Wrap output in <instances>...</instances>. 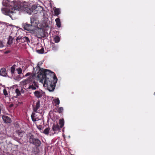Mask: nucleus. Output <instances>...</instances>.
<instances>
[{
	"mask_svg": "<svg viewBox=\"0 0 155 155\" xmlns=\"http://www.w3.org/2000/svg\"><path fill=\"white\" fill-rule=\"evenodd\" d=\"M64 120L63 118H62L61 119H60L59 120V124L60 125V127L61 128H62L64 124Z\"/></svg>",
	"mask_w": 155,
	"mask_h": 155,
	"instance_id": "nucleus-17",
	"label": "nucleus"
},
{
	"mask_svg": "<svg viewBox=\"0 0 155 155\" xmlns=\"http://www.w3.org/2000/svg\"><path fill=\"white\" fill-rule=\"evenodd\" d=\"M16 132L19 135H25V132L21 129L16 130Z\"/></svg>",
	"mask_w": 155,
	"mask_h": 155,
	"instance_id": "nucleus-15",
	"label": "nucleus"
},
{
	"mask_svg": "<svg viewBox=\"0 0 155 155\" xmlns=\"http://www.w3.org/2000/svg\"><path fill=\"white\" fill-rule=\"evenodd\" d=\"M43 63V62L40 61L37 64V66L39 69L38 72L39 74H38L37 76L38 78L41 76L40 82L43 83L44 81V86L47 87L50 91H52L55 89L58 78L54 72L50 70L40 68V66Z\"/></svg>",
	"mask_w": 155,
	"mask_h": 155,
	"instance_id": "nucleus-1",
	"label": "nucleus"
},
{
	"mask_svg": "<svg viewBox=\"0 0 155 155\" xmlns=\"http://www.w3.org/2000/svg\"><path fill=\"white\" fill-rule=\"evenodd\" d=\"M52 129L54 131H59L60 130L59 126L58 124H54L53 125Z\"/></svg>",
	"mask_w": 155,
	"mask_h": 155,
	"instance_id": "nucleus-14",
	"label": "nucleus"
},
{
	"mask_svg": "<svg viewBox=\"0 0 155 155\" xmlns=\"http://www.w3.org/2000/svg\"><path fill=\"white\" fill-rule=\"evenodd\" d=\"M6 6H7L8 5V4H7L5 5Z\"/></svg>",
	"mask_w": 155,
	"mask_h": 155,
	"instance_id": "nucleus-32",
	"label": "nucleus"
},
{
	"mask_svg": "<svg viewBox=\"0 0 155 155\" xmlns=\"http://www.w3.org/2000/svg\"><path fill=\"white\" fill-rule=\"evenodd\" d=\"M16 41L17 42H19L18 41H19V43H24L25 42H27V43L30 42V40L29 38L27 37H18L16 39Z\"/></svg>",
	"mask_w": 155,
	"mask_h": 155,
	"instance_id": "nucleus-6",
	"label": "nucleus"
},
{
	"mask_svg": "<svg viewBox=\"0 0 155 155\" xmlns=\"http://www.w3.org/2000/svg\"><path fill=\"white\" fill-rule=\"evenodd\" d=\"M63 111V108L62 107H59L57 110V112L59 113H61Z\"/></svg>",
	"mask_w": 155,
	"mask_h": 155,
	"instance_id": "nucleus-25",
	"label": "nucleus"
},
{
	"mask_svg": "<svg viewBox=\"0 0 155 155\" xmlns=\"http://www.w3.org/2000/svg\"><path fill=\"white\" fill-rule=\"evenodd\" d=\"M0 75L4 77H6L7 76V73L5 68H3L1 69L0 70Z\"/></svg>",
	"mask_w": 155,
	"mask_h": 155,
	"instance_id": "nucleus-10",
	"label": "nucleus"
},
{
	"mask_svg": "<svg viewBox=\"0 0 155 155\" xmlns=\"http://www.w3.org/2000/svg\"><path fill=\"white\" fill-rule=\"evenodd\" d=\"M16 65L15 64H14L12 67H11L10 68V71L11 73V74L12 76L13 75V74H14L15 70V68Z\"/></svg>",
	"mask_w": 155,
	"mask_h": 155,
	"instance_id": "nucleus-18",
	"label": "nucleus"
},
{
	"mask_svg": "<svg viewBox=\"0 0 155 155\" xmlns=\"http://www.w3.org/2000/svg\"><path fill=\"white\" fill-rule=\"evenodd\" d=\"M22 82L23 83L24 85H25L28 84H29L30 83H31V82H32V81H31V78H29L27 79L24 80L22 81Z\"/></svg>",
	"mask_w": 155,
	"mask_h": 155,
	"instance_id": "nucleus-13",
	"label": "nucleus"
},
{
	"mask_svg": "<svg viewBox=\"0 0 155 155\" xmlns=\"http://www.w3.org/2000/svg\"><path fill=\"white\" fill-rule=\"evenodd\" d=\"M3 93L5 96L8 95V94L7 93V92L5 89H4L3 90Z\"/></svg>",
	"mask_w": 155,
	"mask_h": 155,
	"instance_id": "nucleus-29",
	"label": "nucleus"
},
{
	"mask_svg": "<svg viewBox=\"0 0 155 155\" xmlns=\"http://www.w3.org/2000/svg\"><path fill=\"white\" fill-rule=\"evenodd\" d=\"M33 136H30L29 141L36 146H39L41 144L40 141L38 139L34 138Z\"/></svg>",
	"mask_w": 155,
	"mask_h": 155,
	"instance_id": "nucleus-5",
	"label": "nucleus"
},
{
	"mask_svg": "<svg viewBox=\"0 0 155 155\" xmlns=\"http://www.w3.org/2000/svg\"><path fill=\"white\" fill-rule=\"evenodd\" d=\"M28 74V73L26 74V76H27V74Z\"/></svg>",
	"mask_w": 155,
	"mask_h": 155,
	"instance_id": "nucleus-31",
	"label": "nucleus"
},
{
	"mask_svg": "<svg viewBox=\"0 0 155 155\" xmlns=\"http://www.w3.org/2000/svg\"><path fill=\"white\" fill-rule=\"evenodd\" d=\"M40 107V101H38L35 107L33 106V111L31 115L32 120L33 121H35L39 120L37 113H38L37 111Z\"/></svg>",
	"mask_w": 155,
	"mask_h": 155,
	"instance_id": "nucleus-3",
	"label": "nucleus"
},
{
	"mask_svg": "<svg viewBox=\"0 0 155 155\" xmlns=\"http://www.w3.org/2000/svg\"><path fill=\"white\" fill-rule=\"evenodd\" d=\"M35 96L38 98H40L42 97L43 92L42 91H36L34 92Z\"/></svg>",
	"mask_w": 155,
	"mask_h": 155,
	"instance_id": "nucleus-9",
	"label": "nucleus"
},
{
	"mask_svg": "<svg viewBox=\"0 0 155 155\" xmlns=\"http://www.w3.org/2000/svg\"><path fill=\"white\" fill-rule=\"evenodd\" d=\"M3 121L6 123H10L11 122V119L8 117L6 116H3L2 117Z\"/></svg>",
	"mask_w": 155,
	"mask_h": 155,
	"instance_id": "nucleus-11",
	"label": "nucleus"
},
{
	"mask_svg": "<svg viewBox=\"0 0 155 155\" xmlns=\"http://www.w3.org/2000/svg\"><path fill=\"white\" fill-rule=\"evenodd\" d=\"M31 23L32 24H37L38 21L37 20L38 18L35 16H32L31 17Z\"/></svg>",
	"mask_w": 155,
	"mask_h": 155,
	"instance_id": "nucleus-12",
	"label": "nucleus"
},
{
	"mask_svg": "<svg viewBox=\"0 0 155 155\" xmlns=\"http://www.w3.org/2000/svg\"><path fill=\"white\" fill-rule=\"evenodd\" d=\"M13 38L11 36H9L7 42L8 44L9 45H11L13 43Z\"/></svg>",
	"mask_w": 155,
	"mask_h": 155,
	"instance_id": "nucleus-19",
	"label": "nucleus"
},
{
	"mask_svg": "<svg viewBox=\"0 0 155 155\" xmlns=\"http://www.w3.org/2000/svg\"><path fill=\"white\" fill-rule=\"evenodd\" d=\"M16 70L18 72V74H21L22 72V70L21 68H18L16 69Z\"/></svg>",
	"mask_w": 155,
	"mask_h": 155,
	"instance_id": "nucleus-27",
	"label": "nucleus"
},
{
	"mask_svg": "<svg viewBox=\"0 0 155 155\" xmlns=\"http://www.w3.org/2000/svg\"><path fill=\"white\" fill-rule=\"evenodd\" d=\"M15 92L17 94V95L18 96H19L21 94L18 88L16 89L15 90Z\"/></svg>",
	"mask_w": 155,
	"mask_h": 155,
	"instance_id": "nucleus-28",
	"label": "nucleus"
},
{
	"mask_svg": "<svg viewBox=\"0 0 155 155\" xmlns=\"http://www.w3.org/2000/svg\"><path fill=\"white\" fill-rule=\"evenodd\" d=\"M50 129L49 128H46L44 131V133L45 134H48L49 132Z\"/></svg>",
	"mask_w": 155,
	"mask_h": 155,
	"instance_id": "nucleus-26",
	"label": "nucleus"
},
{
	"mask_svg": "<svg viewBox=\"0 0 155 155\" xmlns=\"http://www.w3.org/2000/svg\"><path fill=\"white\" fill-rule=\"evenodd\" d=\"M1 107H0V114H1Z\"/></svg>",
	"mask_w": 155,
	"mask_h": 155,
	"instance_id": "nucleus-30",
	"label": "nucleus"
},
{
	"mask_svg": "<svg viewBox=\"0 0 155 155\" xmlns=\"http://www.w3.org/2000/svg\"><path fill=\"white\" fill-rule=\"evenodd\" d=\"M54 41L56 43H58L60 41V37L57 35H56L54 38Z\"/></svg>",
	"mask_w": 155,
	"mask_h": 155,
	"instance_id": "nucleus-21",
	"label": "nucleus"
},
{
	"mask_svg": "<svg viewBox=\"0 0 155 155\" xmlns=\"http://www.w3.org/2000/svg\"><path fill=\"white\" fill-rule=\"evenodd\" d=\"M38 87L37 83L35 81L31 82L30 83L29 87L26 89H31L32 90H35Z\"/></svg>",
	"mask_w": 155,
	"mask_h": 155,
	"instance_id": "nucleus-7",
	"label": "nucleus"
},
{
	"mask_svg": "<svg viewBox=\"0 0 155 155\" xmlns=\"http://www.w3.org/2000/svg\"><path fill=\"white\" fill-rule=\"evenodd\" d=\"M20 9V11L24 12L25 13H26L29 15L31 14L33 12V10L26 5H23Z\"/></svg>",
	"mask_w": 155,
	"mask_h": 155,
	"instance_id": "nucleus-4",
	"label": "nucleus"
},
{
	"mask_svg": "<svg viewBox=\"0 0 155 155\" xmlns=\"http://www.w3.org/2000/svg\"><path fill=\"white\" fill-rule=\"evenodd\" d=\"M61 13L60 9L58 8H56L54 10L55 15L58 16Z\"/></svg>",
	"mask_w": 155,
	"mask_h": 155,
	"instance_id": "nucleus-20",
	"label": "nucleus"
},
{
	"mask_svg": "<svg viewBox=\"0 0 155 155\" xmlns=\"http://www.w3.org/2000/svg\"><path fill=\"white\" fill-rule=\"evenodd\" d=\"M44 48H42L41 49L38 50H37V52L39 54H43L44 53Z\"/></svg>",
	"mask_w": 155,
	"mask_h": 155,
	"instance_id": "nucleus-24",
	"label": "nucleus"
},
{
	"mask_svg": "<svg viewBox=\"0 0 155 155\" xmlns=\"http://www.w3.org/2000/svg\"><path fill=\"white\" fill-rule=\"evenodd\" d=\"M53 102L55 104V105H58L60 104V101L58 98L55 99L53 100Z\"/></svg>",
	"mask_w": 155,
	"mask_h": 155,
	"instance_id": "nucleus-22",
	"label": "nucleus"
},
{
	"mask_svg": "<svg viewBox=\"0 0 155 155\" xmlns=\"http://www.w3.org/2000/svg\"><path fill=\"white\" fill-rule=\"evenodd\" d=\"M33 26H34L33 24H31L30 25L28 24L27 23H23L22 24V28L25 30L28 31L31 30V27Z\"/></svg>",
	"mask_w": 155,
	"mask_h": 155,
	"instance_id": "nucleus-8",
	"label": "nucleus"
},
{
	"mask_svg": "<svg viewBox=\"0 0 155 155\" xmlns=\"http://www.w3.org/2000/svg\"><path fill=\"white\" fill-rule=\"evenodd\" d=\"M55 21L56 22V25L58 28H60L61 26V23L60 20L59 18H57L55 19Z\"/></svg>",
	"mask_w": 155,
	"mask_h": 155,
	"instance_id": "nucleus-16",
	"label": "nucleus"
},
{
	"mask_svg": "<svg viewBox=\"0 0 155 155\" xmlns=\"http://www.w3.org/2000/svg\"><path fill=\"white\" fill-rule=\"evenodd\" d=\"M58 49V46L57 45H56L54 43H53L52 45V49L54 51H56Z\"/></svg>",
	"mask_w": 155,
	"mask_h": 155,
	"instance_id": "nucleus-23",
	"label": "nucleus"
},
{
	"mask_svg": "<svg viewBox=\"0 0 155 155\" xmlns=\"http://www.w3.org/2000/svg\"><path fill=\"white\" fill-rule=\"evenodd\" d=\"M13 4V8L12 10H9L7 8H3L2 9V12L6 15H8L11 18L12 15L14 13H15V10L20 11L21 8L22 7L23 4L19 1H13L12 3Z\"/></svg>",
	"mask_w": 155,
	"mask_h": 155,
	"instance_id": "nucleus-2",
	"label": "nucleus"
}]
</instances>
